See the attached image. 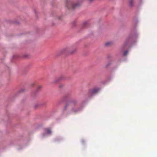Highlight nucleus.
<instances>
[{
    "mask_svg": "<svg viewBox=\"0 0 157 157\" xmlns=\"http://www.w3.org/2000/svg\"><path fill=\"white\" fill-rule=\"evenodd\" d=\"M66 6L69 9H75L79 6L78 3L74 4L70 0H67L66 2Z\"/></svg>",
    "mask_w": 157,
    "mask_h": 157,
    "instance_id": "obj_1",
    "label": "nucleus"
},
{
    "mask_svg": "<svg viewBox=\"0 0 157 157\" xmlns=\"http://www.w3.org/2000/svg\"><path fill=\"white\" fill-rule=\"evenodd\" d=\"M46 132L48 134H50L51 133V131L50 129L47 128L46 129Z\"/></svg>",
    "mask_w": 157,
    "mask_h": 157,
    "instance_id": "obj_2",
    "label": "nucleus"
},
{
    "mask_svg": "<svg viewBox=\"0 0 157 157\" xmlns=\"http://www.w3.org/2000/svg\"><path fill=\"white\" fill-rule=\"evenodd\" d=\"M98 90V89H95L93 90H92V93L94 94L97 92Z\"/></svg>",
    "mask_w": 157,
    "mask_h": 157,
    "instance_id": "obj_3",
    "label": "nucleus"
},
{
    "mask_svg": "<svg viewBox=\"0 0 157 157\" xmlns=\"http://www.w3.org/2000/svg\"><path fill=\"white\" fill-rule=\"evenodd\" d=\"M77 112V110L76 109L74 108H72L71 109V113H74Z\"/></svg>",
    "mask_w": 157,
    "mask_h": 157,
    "instance_id": "obj_4",
    "label": "nucleus"
},
{
    "mask_svg": "<svg viewBox=\"0 0 157 157\" xmlns=\"http://www.w3.org/2000/svg\"><path fill=\"white\" fill-rule=\"evenodd\" d=\"M70 106H68V105H66L63 109V110L64 111H65L66 110H67V109L69 108Z\"/></svg>",
    "mask_w": 157,
    "mask_h": 157,
    "instance_id": "obj_5",
    "label": "nucleus"
},
{
    "mask_svg": "<svg viewBox=\"0 0 157 157\" xmlns=\"http://www.w3.org/2000/svg\"><path fill=\"white\" fill-rule=\"evenodd\" d=\"M113 44V42L111 41H109L106 43V45H110Z\"/></svg>",
    "mask_w": 157,
    "mask_h": 157,
    "instance_id": "obj_6",
    "label": "nucleus"
},
{
    "mask_svg": "<svg viewBox=\"0 0 157 157\" xmlns=\"http://www.w3.org/2000/svg\"><path fill=\"white\" fill-rule=\"evenodd\" d=\"M129 4H130V5L131 6H132V5H133L132 1H130V2H129Z\"/></svg>",
    "mask_w": 157,
    "mask_h": 157,
    "instance_id": "obj_7",
    "label": "nucleus"
},
{
    "mask_svg": "<svg viewBox=\"0 0 157 157\" xmlns=\"http://www.w3.org/2000/svg\"><path fill=\"white\" fill-rule=\"evenodd\" d=\"M128 51H125L124 52V56H126V55L128 53Z\"/></svg>",
    "mask_w": 157,
    "mask_h": 157,
    "instance_id": "obj_8",
    "label": "nucleus"
},
{
    "mask_svg": "<svg viewBox=\"0 0 157 157\" xmlns=\"http://www.w3.org/2000/svg\"><path fill=\"white\" fill-rule=\"evenodd\" d=\"M41 87V86H38L37 88V90H39Z\"/></svg>",
    "mask_w": 157,
    "mask_h": 157,
    "instance_id": "obj_9",
    "label": "nucleus"
},
{
    "mask_svg": "<svg viewBox=\"0 0 157 157\" xmlns=\"http://www.w3.org/2000/svg\"><path fill=\"white\" fill-rule=\"evenodd\" d=\"M59 79H56L54 82L56 83L57 82L59 81Z\"/></svg>",
    "mask_w": 157,
    "mask_h": 157,
    "instance_id": "obj_10",
    "label": "nucleus"
},
{
    "mask_svg": "<svg viewBox=\"0 0 157 157\" xmlns=\"http://www.w3.org/2000/svg\"><path fill=\"white\" fill-rule=\"evenodd\" d=\"M84 24H87V22H85V23H84Z\"/></svg>",
    "mask_w": 157,
    "mask_h": 157,
    "instance_id": "obj_11",
    "label": "nucleus"
}]
</instances>
